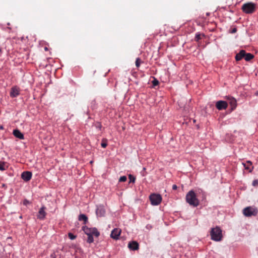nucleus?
<instances>
[{"instance_id": "nucleus-4", "label": "nucleus", "mask_w": 258, "mask_h": 258, "mask_svg": "<svg viewBox=\"0 0 258 258\" xmlns=\"http://www.w3.org/2000/svg\"><path fill=\"white\" fill-rule=\"evenodd\" d=\"M243 214L246 217L256 216L257 214V210L254 207H247L243 210Z\"/></svg>"}, {"instance_id": "nucleus-7", "label": "nucleus", "mask_w": 258, "mask_h": 258, "mask_svg": "<svg viewBox=\"0 0 258 258\" xmlns=\"http://www.w3.org/2000/svg\"><path fill=\"white\" fill-rule=\"evenodd\" d=\"M96 214L98 217H103L105 214V210L103 205H100L97 206L96 209Z\"/></svg>"}, {"instance_id": "nucleus-25", "label": "nucleus", "mask_w": 258, "mask_h": 258, "mask_svg": "<svg viewBox=\"0 0 258 258\" xmlns=\"http://www.w3.org/2000/svg\"><path fill=\"white\" fill-rule=\"evenodd\" d=\"M68 236L70 238V239H71V240L75 239L76 238V237H77L76 235H74L72 233H69Z\"/></svg>"}, {"instance_id": "nucleus-16", "label": "nucleus", "mask_w": 258, "mask_h": 258, "mask_svg": "<svg viewBox=\"0 0 258 258\" xmlns=\"http://www.w3.org/2000/svg\"><path fill=\"white\" fill-rule=\"evenodd\" d=\"M78 220L79 221H83L84 224H86V223L88 222V217L86 215L81 214L79 216Z\"/></svg>"}, {"instance_id": "nucleus-1", "label": "nucleus", "mask_w": 258, "mask_h": 258, "mask_svg": "<svg viewBox=\"0 0 258 258\" xmlns=\"http://www.w3.org/2000/svg\"><path fill=\"white\" fill-rule=\"evenodd\" d=\"M186 201L190 205L196 207L199 205V201L195 192L191 190L186 195Z\"/></svg>"}, {"instance_id": "nucleus-8", "label": "nucleus", "mask_w": 258, "mask_h": 258, "mask_svg": "<svg viewBox=\"0 0 258 258\" xmlns=\"http://www.w3.org/2000/svg\"><path fill=\"white\" fill-rule=\"evenodd\" d=\"M20 92V89L18 87L16 86H14L11 89L10 95L12 98L17 97L19 95Z\"/></svg>"}, {"instance_id": "nucleus-32", "label": "nucleus", "mask_w": 258, "mask_h": 258, "mask_svg": "<svg viewBox=\"0 0 258 258\" xmlns=\"http://www.w3.org/2000/svg\"><path fill=\"white\" fill-rule=\"evenodd\" d=\"M29 203L28 201H27V200H25V201H24V205H26V204H27V203Z\"/></svg>"}, {"instance_id": "nucleus-30", "label": "nucleus", "mask_w": 258, "mask_h": 258, "mask_svg": "<svg viewBox=\"0 0 258 258\" xmlns=\"http://www.w3.org/2000/svg\"><path fill=\"white\" fill-rule=\"evenodd\" d=\"M177 185H175V184H173V185H172V189H173L175 190V189H177Z\"/></svg>"}, {"instance_id": "nucleus-3", "label": "nucleus", "mask_w": 258, "mask_h": 258, "mask_svg": "<svg viewBox=\"0 0 258 258\" xmlns=\"http://www.w3.org/2000/svg\"><path fill=\"white\" fill-rule=\"evenodd\" d=\"M82 230L87 235H94L96 237H98L100 235V232L95 227L88 228L87 226H83L82 227Z\"/></svg>"}, {"instance_id": "nucleus-33", "label": "nucleus", "mask_w": 258, "mask_h": 258, "mask_svg": "<svg viewBox=\"0 0 258 258\" xmlns=\"http://www.w3.org/2000/svg\"><path fill=\"white\" fill-rule=\"evenodd\" d=\"M2 53V48L0 47V54Z\"/></svg>"}, {"instance_id": "nucleus-17", "label": "nucleus", "mask_w": 258, "mask_h": 258, "mask_svg": "<svg viewBox=\"0 0 258 258\" xmlns=\"http://www.w3.org/2000/svg\"><path fill=\"white\" fill-rule=\"evenodd\" d=\"M229 103L232 106V109L235 108L236 106V100L233 97L229 98Z\"/></svg>"}, {"instance_id": "nucleus-14", "label": "nucleus", "mask_w": 258, "mask_h": 258, "mask_svg": "<svg viewBox=\"0 0 258 258\" xmlns=\"http://www.w3.org/2000/svg\"><path fill=\"white\" fill-rule=\"evenodd\" d=\"M13 135L15 137L19 139L23 140L24 139V135L18 130H14L13 131Z\"/></svg>"}, {"instance_id": "nucleus-20", "label": "nucleus", "mask_w": 258, "mask_h": 258, "mask_svg": "<svg viewBox=\"0 0 258 258\" xmlns=\"http://www.w3.org/2000/svg\"><path fill=\"white\" fill-rule=\"evenodd\" d=\"M143 62V61L141 59V58L139 57H138L136 58V62H135L136 66L137 68H139L140 66L141 63H142Z\"/></svg>"}, {"instance_id": "nucleus-31", "label": "nucleus", "mask_w": 258, "mask_h": 258, "mask_svg": "<svg viewBox=\"0 0 258 258\" xmlns=\"http://www.w3.org/2000/svg\"><path fill=\"white\" fill-rule=\"evenodd\" d=\"M236 31H237L236 28H233V29L232 30V31H231V33H235V32H236Z\"/></svg>"}, {"instance_id": "nucleus-6", "label": "nucleus", "mask_w": 258, "mask_h": 258, "mask_svg": "<svg viewBox=\"0 0 258 258\" xmlns=\"http://www.w3.org/2000/svg\"><path fill=\"white\" fill-rule=\"evenodd\" d=\"M150 200L152 205H158L161 202V196L160 194H152L150 196Z\"/></svg>"}, {"instance_id": "nucleus-12", "label": "nucleus", "mask_w": 258, "mask_h": 258, "mask_svg": "<svg viewBox=\"0 0 258 258\" xmlns=\"http://www.w3.org/2000/svg\"><path fill=\"white\" fill-rule=\"evenodd\" d=\"M128 247L132 250H138L139 248V243L136 241L130 242L128 244Z\"/></svg>"}, {"instance_id": "nucleus-21", "label": "nucleus", "mask_w": 258, "mask_h": 258, "mask_svg": "<svg viewBox=\"0 0 258 258\" xmlns=\"http://www.w3.org/2000/svg\"><path fill=\"white\" fill-rule=\"evenodd\" d=\"M6 164L4 162L0 161V170L4 171L6 170Z\"/></svg>"}, {"instance_id": "nucleus-24", "label": "nucleus", "mask_w": 258, "mask_h": 258, "mask_svg": "<svg viewBox=\"0 0 258 258\" xmlns=\"http://www.w3.org/2000/svg\"><path fill=\"white\" fill-rule=\"evenodd\" d=\"M195 39L196 41H199L201 39V34L199 33H197Z\"/></svg>"}, {"instance_id": "nucleus-5", "label": "nucleus", "mask_w": 258, "mask_h": 258, "mask_svg": "<svg viewBox=\"0 0 258 258\" xmlns=\"http://www.w3.org/2000/svg\"><path fill=\"white\" fill-rule=\"evenodd\" d=\"M242 9L244 12L247 14L253 13L255 10V5L251 3H248L243 5Z\"/></svg>"}, {"instance_id": "nucleus-18", "label": "nucleus", "mask_w": 258, "mask_h": 258, "mask_svg": "<svg viewBox=\"0 0 258 258\" xmlns=\"http://www.w3.org/2000/svg\"><path fill=\"white\" fill-rule=\"evenodd\" d=\"M243 165L245 169L248 170L249 172H251L252 167L251 168L250 167L251 166V163L250 161H248L247 162V163H243Z\"/></svg>"}, {"instance_id": "nucleus-23", "label": "nucleus", "mask_w": 258, "mask_h": 258, "mask_svg": "<svg viewBox=\"0 0 258 258\" xmlns=\"http://www.w3.org/2000/svg\"><path fill=\"white\" fill-rule=\"evenodd\" d=\"M128 178L130 179V182L134 183L136 180V177L132 175V174H129Z\"/></svg>"}, {"instance_id": "nucleus-10", "label": "nucleus", "mask_w": 258, "mask_h": 258, "mask_svg": "<svg viewBox=\"0 0 258 258\" xmlns=\"http://www.w3.org/2000/svg\"><path fill=\"white\" fill-rule=\"evenodd\" d=\"M121 230L119 228H114L111 233L110 237L115 240L118 239L121 233Z\"/></svg>"}, {"instance_id": "nucleus-13", "label": "nucleus", "mask_w": 258, "mask_h": 258, "mask_svg": "<svg viewBox=\"0 0 258 258\" xmlns=\"http://www.w3.org/2000/svg\"><path fill=\"white\" fill-rule=\"evenodd\" d=\"M44 210H45L44 207H42L39 209L38 214L37 216V217L38 219H41V220L44 219V218L46 216V213H45Z\"/></svg>"}, {"instance_id": "nucleus-26", "label": "nucleus", "mask_w": 258, "mask_h": 258, "mask_svg": "<svg viewBox=\"0 0 258 258\" xmlns=\"http://www.w3.org/2000/svg\"><path fill=\"white\" fill-rule=\"evenodd\" d=\"M159 83V81L157 79H156V78H154V79L152 81V84L153 85V86H157Z\"/></svg>"}, {"instance_id": "nucleus-22", "label": "nucleus", "mask_w": 258, "mask_h": 258, "mask_svg": "<svg viewBox=\"0 0 258 258\" xmlns=\"http://www.w3.org/2000/svg\"><path fill=\"white\" fill-rule=\"evenodd\" d=\"M88 235V238L87 240V242L89 243H91L93 242L94 241V238L93 237V235Z\"/></svg>"}, {"instance_id": "nucleus-29", "label": "nucleus", "mask_w": 258, "mask_h": 258, "mask_svg": "<svg viewBox=\"0 0 258 258\" xmlns=\"http://www.w3.org/2000/svg\"><path fill=\"white\" fill-rule=\"evenodd\" d=\"M104 140H103V141H104ZM107 144V143L106 142H103V141H102V142L101 143V146L102 147L105 148L106 147Z\"/></svg>"}, {"instance_id": "nucleus-15", "label": "nucleus", "mask_w": 258, "mask_h": 258, "mask_svg": "<svg viewBox=\"0 0 258 258\" xmlns=\"http://www.w3.org/2000/svg\"><path fill=\"white\" fill-rule=\"evenodd\" d=\"M245 52V50H241L239 53L236 54L235 56V59L237 61H239L243 57L244 58Z\"/></svg>"}, {"instance_id": "nucleus-19", "label": "nucleus", "mask_w": 258, "mask_h": 258, "mask_svg": "<svg viewBox=\"0 0 258 258\" xmlns=\"http://www.w3.org/2000/svg\"><path fill=\"white\" fill-rule=\"evenodd\" d=\"M253 57V55L250 53L245 52L244 59L246 61H249Z\"/></svg>"}, {"instance_id": "nucleus-34", "label": "nucleus", "mask_w": 258, "mask_h": 258, "mask_svg": "<svg viewBox=\"0 0 258 258\" xmlns=\"http://www.w3.org/2000/svg\"><path fill=\"white\" fill-rule=\"evenodd\" d=\"M47 47H45V50H47Z\"/></svg>"}, {"instance_id": "nucleus-2", "label": "nucleus", "mask_w": 258, "mask_h": 258, "mask_svg": "<svg viewBox=\"0 0 258 258\" xmlns=\"http://www.w3.org/2000/svg\"><path fill=\"white\" fill-rule=\"evenodd\" d=\"M210 235L213 240L220 241L222 238V230L218 226L212 228L211 230Z\"/></svg>"}, {"instance_id": "nucleus-11", "label": "nucleus", "mask_w": 258, "mask_h": 258, "mask_svg": "<svg viewBox=\"0 0 258 258\" xmlns=\"http://www.w3.org/2000/svg\"><path fill=\"white\" fill-rule=\"evenodd\" d=\"M32 173L30 171H24L21 174V178L25 181H29L32 177Z\"/></svg>"}, {"instance_id": "nucleus-28", "label": "nucleus", "mask_w": 258, "mask_h": 258, "mask_svg": "<svg viewBox=\"0 0 258 258\" xmlns=\"http://www.w3.org/2000/svg\"><path fill=\"white\" fill-rule=\"evenodd\" d=\"M252 184L254 186H256L258 185V180L255 179L252 181Z\"/></svg>"}, {"instance_id": "nucleus-9", "label": "nucleus", "mask_w": 258, "mask_h": 258, "mask_svg": "<svg viewBox=\"0 0 258 258\" xmlns=\"http://www.w3.org/2000/svg\"><path fill=\"white\" fill-rule=\"evenodd\" d=\"M227 103L225 101L220 100L216 102V107L219 110L225 109L227 107Z\"/></svg>"}, {"instance_id": "nucleus-27", "label": "nucleus", "mask_w": 258, "mask_h": 258, "mask_svg": "<svg viewBox=\"0 0 258 258\" xmlns=\"http://www.w3.org/2000/svg\"><path fill=\"white\" fill-rule=\"evenodd\" d=\"M127 179V178L125 176H121L119 179V182H125Z\"/></svg>"}]
</instances>
